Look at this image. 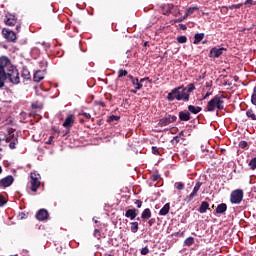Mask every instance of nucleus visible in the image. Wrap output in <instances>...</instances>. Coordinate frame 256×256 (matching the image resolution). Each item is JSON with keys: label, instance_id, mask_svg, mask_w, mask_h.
I'll use <instances>...</instances> for the list:
<instances>
[{"label": "nucleus", "instance_id": "7c9ffc66", "mask_svg": "<svg viewBox=\"0 0 256 256\" xmlns=\"http://www.w3.org/2000/svg\"><path fill=\"white\" fill-rule=\"evenodd\" d=\"M246 117L252 119V121H256V115L253 113V110L251 109L246 112Z\"/></svg>", "mask_w": 256, "mask_h": 256}, {"label": "nucleus", "instance_id": "473e14b6", "mask_svg": "<svg viewBox=\"0 0 256 256\" xmlns=\"http://www.w3.org/2000/svg\"><path fill=\"white\" fill-rule=\"evenodd\" d=\"M187 93H193L195 91V85L194 84H189L186 88Z\"/></svg>", "mask_w": 256, "mask_h": 256}, {"label": "nucleus", "instance_id": "f3484780", "mask_svg": "<svg viewBox=\"0 0 256 256\" xmlns=\"http://www.w3.org/2000/svg\"><path fill=\"white\" fill-rule=\"evenodd\" d=\"M43 79H45V72L38 70L34 73V81L36 83H39L40 81H43Z\"/></svg>", "mask_w": 256, "mask_h": 256}, {"label": "nucleus", "instance_id": "a19ab883", "mask_svg": "<svg viewBox=\"0 0 256 256\" xmlns=\"http://www.w3.org/2000/svg\"><path fill=\"white\" fill-rule=\"evenodd\" d=\"M149 253V248L144 247L141 249V255H147Z\"/></svg>", "mask_w": 256, "mask_h": 256}, {"label": "nucleus", "instance_id": "6e6d98bb", "mask_svg": "<svg viewBox=\"0 0 256 256\" xmlns=\"http://www.w3.org/2000/svg\"><path fill=\"white\" fill-rule=\"evenodd\" d=\"M169 13H171V11H169L167 8L166 11L164 12V15H169Z\"/></svg>", "mask_w": 256, "mask_h": 256}, {"label": "nucleus", "instance_id": "f257e3e1", "mask_svg": "<svg viewBox=\"0 0 256 256\" xmlns=\"http://www.w3.org/2000/svg\"><path fill=\"white\" fill-rule=\"evenodd\" d=\"M167 99L169 101H189L190 95L187 93V88L183 86H179L177 88H174L170 93H168Z\"/></svg>", "mask_w": 256, "mask_h": 256}, {"label": "nucleus", "instance_id": "4c0bfd02", "mask_svg": "<svg viewBox=\"0 0 256 256\" xmlns=\"http://www.w3.org/2000/svg\"><path fill=\"white\" fill-rule=\"evenodd\" d=\"M121 119V117L119 116H115V115H111L109 117V121L113 122V121H119Z\"/></svg>", "mask_w": 256, "mask_h": 256}, {"label": "nucleus", "instance_id": "9d476101", "mask_svg": "<svg viewBox=\"0 0 256 256\" xmlns=\"http://www.w3.org/2000/svg\"><path fill=\"white\" fill-rule=\"evenodd\" d=\"M224 51L225 48L214 47L210 50L209 57H211L212 59H217L218 57H221V55H223Z\"/></svg>", "mask_w": 256, "mask_h": 256}, {"label": "nucleus", "instance_id": "58836bf2", "mask_svg": "<svg viewBox=\"0 0 256 256\" xmlns=\"http://www.w3.org/2000/svg\"><path fill=\"white\" fill-rule=\"evenodd\" d=\"M242 5L243 4H234V5L229 6V9H241Z\"/></svg>", "mask_w": 256, "mask_h": 256}, {"label": "nucleus", "instance_id": "dca6fc26", "mask_svg": "<svg viewBox=\"0 0 256 256\" xmlns=\"http://www.w3.org/2000/svg\"><path fill=\"white\" fill-rule=\"evenodd\" d=\"M138 214H139V210L128 209L125 213V217H127V219H130L131 221H133V219H135Z\"/></svg>", "mask_w": 256, "mask_h": 256}, {"label": "nucleus", "instance_id": "e2e57ef3", "mask_svg": "<svg viewBox=\"0 0 256 256\" xmlns=\"http://www.w3.org/2000/svg\"><path fill=\"white\" fill-rule=\"evenodd\" d=\"M137 221H141V218L138 217V218H137Z\"/></svg>", "mask_w": 256, "mask_h": 256}, {"label": "nucleus", "instance_id": "b1692460", "mask_svg": "<svg viewBox=\"0 0 256 256\" xmlns=\"http://www.w3.org/2000/svg\"><path fill=\"white\" fill-rule=\"evenodd\" d=\"M141 219H143L144 221H147V219H151V209L146 208L141 214Z\"/></svg>", "mask_w": 256, "mask_h": 256}, {"label": "nucleus", "instance_id": "5701e85b", "mask_svg": "<svg viewBox=\"0 0 256 256\" xmlns=\"http://www.w3.org/2000/svg\"><path fill=\"white\" fill-rule=\"evenodd\" d=\"M205 37V34L204 33H198V34H195L194 36V45H199V43H201V41H203Z\"/></svg>", "mask_w": 256, "mask_h": 256}, {"label": "nucleus", "instance_id": "393cba45", "mask_svg": "<svg viewBox=\"0 0 256 256\" xmlns=\"http://www.w3.org/2000/svg\"><path fill=\"white\" fill-rule=\"evenodd\" d=\"M209 209V202L203 201L199 207V213H207Z\"/></svg>", "mask_w": 256, "mask_h": 256}, {"label": "nucleus", "instance_id": "412c9836", "mask_svg": "<svg viewBox=\"0 0 256 256\" xmlns=\"http://www.w3.org/2000/svg\"><path fill=\"white\" fill-rule=\"evenodd\" d=\"M195 11H199V7L192 6V7H189L188 9H186V13L184 15V19H187V17H189L190 15H193V13Z\"/></svg>", "mask_w": 256, "mask_h": 256}, {"label": "nucleus", "instance_id": "680f3d73", "mask_svg": "<svg viewBox=\"0 0 256 256\" xmlns=\"http://www.w3.org/2000/svg\"><path fill=\"white\" fill-rule=\"evenodd\" d=\"M2 171H3V169H2L1 166H0V173H2Z\"/></svg>", "mask_w": 256, "mask_h": 256}, {"label": "nucleus", "instance_id": "de8ad7c7", "mask_svg": "<svg viewBox=\"0 0 256 256\" xmlns=\"http://www.w3.org/2000/svg\"><path fill=\"white\" fill-rule=\"evenodd\" d=\"M179 27H180V29H182V31L187 30V26L185 24H180Z\"/></svg>", "mask_w": 256, "mask_h": 256}, {"label": "nucleus", "instance_id": "f03ea898", "mask_svg": "<svg viewBox=\"0 0 256 256\" xmlns=\"http://www.w3.org/2000/svg\"><path fill=\"white\" fill-rule=\"evenodd\" d=\"M224 103L225 101H223V98L219 96H215L207 103L204 111L206 112L208 111L209 113H212L216 109L218 111H223V109H225Z\"/></svg>", "mask_w": 256, "mask_h": 256}, {"label": "nucleus", "instance_id": "4468645a", "mask_svg": "<svg viewBox=\"0 0 256 256\" xmlns=\"http://www.w3.org/2000/svg\"><path fill=\"white\" fill-rule=\"evenodd\" d=\"M201 185H203V183L201 182H197L193 188L192 193L189 195L188 197V201H193L194 197H197V193L199 192V190L201 189Z\"/></svg>", "mask_w": 256, "mask_h": 256}, {"label": "nucleus", "instance_id": "0eeeda50", "mask_svg": "<svg viewBox=\"0 0 256 256\" xmlns=\"http://www.w3.org/2000/svg\"><path fill=\"white\" fill-rule=\"evenodd\" d=\"M177 121V116H171V114H166L163 118H161L158 122V127H167V125H171V123H175Z\"/></svg>", "mask_w": 256, "mask_h": 256}, {"label": "nucleus", "instance_id": "79ce46f5", "mask_svg": "<svg viewBox=\"0 0 256 256\" xmlns=\"http://www.w3.org/2000/svg\"><path fill=\"white\" fill-rule=\"evenodd\" d=\"M244 5H256V2L253 1V0H246V1L244 2Z\"/></svg>", "mask_w": 256, "mask_h": 256}, {"label": "nucleus", "instance_id": "13d9d810", "mask_svg": "<svg viewBox=\"0 0 256 256\" xmlns=\"http://www.w3.org/2000/svg\"><path fill=\"white\" fill-rule=\"evenodd\" d=\"M137 91H138L137 89L130 90V92H132V93H134V94H136Z\"/></svg>", "mask_w": 256, "mask_h": 256}, {"label": "nucleus", "instance_id": "4be33fe9", "mask_svg": "<svg viewBox=\"0 0 256 256\" xmlns=\"http://www.w3.org/2000/svg\"><path fill=\"white\" fill-rule=\"evenodd\" d=\"M179 119L180 121H190L191 120V115L189 112H179Z\"/></svg>", "mask_w": 256, "mask_h": 256}, {"label": "nucleus", "instance_id": "5fc2aeb1", "mask_svg": "<svg viewBox=\"0 0 256 256\" xmlns=\"http://www.w3.org/2000/svg\"><path fill=\"white\" fill-rule=\"evenodd\" d=\"M241 147H247V142H241Z\"/></svg>", "mask_w": 256, "mask_h": 256}, {"label": "nucleus", "instance_id": "423d86ee", "mask_svg": "<svg viewBox=\"0 0 256 256\" xmlns=\"http://www.w3.org/2000/svg\"><path fill=\"white\" fill-rule=\"evenodd\" d=\"M243 190L237 189L234 190L230 195V201L233 205H239L243 201Z\"/></svg>", "mask_w": 256, "mask_h": 256}, {"label": "nucleus", "instance_id": "9b49d317", "mask_svg": "<svg viewBox=\"0 0 256 256\" xmlns=\"http://www.w3.org/2000/svg\"><path fill=\"white\" fill-rule=\"evenodd\" d=\"M13 181V176H6L0 180V187H11V185H13Z\"/></svg>", "mask_w": 256, "mask_h": 256}, {"label": "nucleus", "instance_id": "774afa93", "mask_svg": "<svg viewBox=\"0 0 256 256\" xmlns=\"http://www.w3.org/2000/svg\"><path fill=\"white\" fill-rule=\"evenodd\" d=\"M0 143H1V138H0Z\"/></svg>", "mask_w": 256, "mask_h": 256}, {"label": "nucleus", "instance_id": "8fccbe9b", "mask_svg": "<svg viewBox=\"0 0 256 256\" xmlns=\"http://www.w3.org/2000/svg\"><path fill=\"white\" fill-rule=\"evenodd\" d=\"M210 95H211V92H207L203 97L202 101H205V99H207V97H210Z\"/></svg>", "mask_w": 256, "mask_h": 256}, {"label": "nucleus", "instance_id": "c03bdc74", "mask_svg": "<svg viewBox=\"0 0 256 256\" xmlns=\"http://www.w3.org/2000/svg\"><path fill=\"white\" fill-rule=\"evenodd\" d=\"M152 153H153L154 155H158V154H159V149H158L157 147L153 146V147H152Z\"/></svg>", "mask_w": 256, "mask_h": 256}, {"label": "nucleus", "instance_id": "39448f33", "mask_svg": "<svg viewBox=\"0 0 256 256\" xmlns=\"http://www.w3.org/2000/svg\"><path fill=\"white\" fill-rule=\"evenodd\" d=\"M30 185H31V191L34 193L41 187V175L37 172H32L30 174Z\"/></svg>", "mask_w": 256, "mask_h": 256}, {"label": "nucleus", "instance_id": "2f4dec72", "mask_svg": "<svg viewBox=\"0 0 256 256\" xmlns=\"http://www.w3.org/2000/svg\"><path fill=\"white\" fill-rule=\"evenodd\" d=\"M127 75H128L127 70L120 69V70L118 71V77H119V78H121V77H127Z\"/></svg>", "mask_w": 256, "mask_h": 256}, {"label": "nucleus", "instance_id": "ddd939ff", "mask_svg": "<svg viewBox=\"0 0 256 256\" xmlns=\"http://www.w3.org/2000/svg\"><path fill=\"white\" fill-rule=\"evenodd\" d=\"M49 217V212L45 209H40L36 214L38 221H45Z\"/></svg>", "mask_w": 256, "mask_h": 256}, {"label": "nucleus", "instance_id": "338daca9", "mask_svg": "<svg viewBox=\"0 0 256 256\" xmlns=\"http://www.w3.org/2000/svg\"><path fill=\"white\" fill-rule=\"evenodd\" d=\"M154 181H157V178H154Z\"/></svg>", "mask_w": 256, "mask_h": 256}, {"label": "nucleus", "instance_id": "aec40b11", "mask_svg": "<svg viewBox=\"0 0 256 256\" xmlns=\"http://www.w3.org/2000/svg\"><path fill=\"white\" fill-rule=\"evenodd\" d=\"M6 25H8L9 27H14V25L17 23V18L13 15H10L6 21H5Z\"/></svg>", "mask_w": 256, "mask_h": 256}, {"label": "nucleus", "instance_id": "7ed1b4c3", "mask_svg": "<svg viewBox=\"0 0 256 256\" xmlns=\"http://www.w3.org/2000/svg\"><path fill=\"white\" fill-rule=\"evenodd\" d=\"M6 79H9L13 85H19L21 78L19 77V70L15 66H12L7 72H5Z\"/></svg>", "mask_w": 256, "mask_h": 256}, {"label": "nucleus", "instance_id": "3c124183", "mask_svg": "<svg viewBox=\"0 0 256 256\" xmlns=\"http://www.w3.org/2000/svg\"><path fill=\"white\" fill-rule=\"evenodd\" d=\"M128 79H130L131 83H133V81H135L137 78H135V77L129 75V76H128Z\"/></svg>", "mask_w": 256, "mask_h": 256}, {"label": "nucleus", "instance_id": "1a4fd4ad", "mask_svg": "<svg viewBox=\"0 0 256 256\" xmlns=\"http://www.w3.org/2000/svg\"><path fill=\"white\" fill-rule=\"evenodd\" d=\"M2 35H4L5 39H7V41H9L10 43H13V41L17 39V34L9 29L4 28L2 30Z\"/></svg>", "mask_w": 256, "mask_h": 256}, {"label": "nucleus", "instance_id": "37998d69", "mask_svg": "<svg viewBox=\"0 0 256 256\" xmlns=\"http://www.w3.org/2000/svg\"><path fill=\"white\" fill-rule=\"evenodd\" d=\"M179 141H181V138L179 136H175L173 139H172V143H179Z\"/></svg>", "mask_w": 256, "mask_h": 256}, {"label": "nucleus", "instance_id": "4d7b16f0", "mask_svg": "<svg viewBox=\"0 0 256 256\" xmlns=\"http://www.w3.org/2000/svg\"><path fill=\"white\" fill-rule=\"evenodd\" d=\"M185 19H187V18H185V16H183L182 18L178 19V22L185 21Z\"/></svg>", "mask_w": 256, "mask_h": 256}, {"label": "nucleus", "instance_id": "cd10ccee", "mask_svg": "<svg viewBox=\"0 0 256 256\" xmlns=\"http://www.w3.org/2000/svg\"><path fill=\"white\" fill-rule=\"evenodd\" d=\"M130 225V230L132 233H137L139 231V222H131Z\"/></svg>", "mask_w": 256, "mask_h": 256}, {"label": "nucleus", "instance_id": "a878e982", "mask_svg": "<svg viewBox=\"0 0 256 256\" xmlns=\"http://www.w3.org/2000/svg\"><path fill=\"white\" fill-rule=\"evenodd\" d=\"M225 211H227V204L225 203L218 205L216 208V213L221 214V213H225Z\"/></svg>", "mask_w": 256, "mask_h": 256}, {"label": "nucleus", "instance_id": "603ef678", "mask_svg": "<svg viewBox=\"0 0 256 256\" xmlns=\"http://www.w3.org/2000/svg\"><path fill=\"white\" fill-rule=\"evenodd\" d=\"M167 9L171 12V9H173V4H168Z\"/></svg>", "mask_w": 256, "mask_h": 256}, {"label": "nucleus", "instance_id": "c756f323", "mask_svg": "<svg viewBox=\"0 0 256 256\" xmlns=\"http://www.w3.org/2000/svg\"><path fill=\"white\" fill-rule=\"evenodd\" d=\"M193 243H195V238H193V237H188L184 241V245H186V247H191V245H193Z\"/></svg>", "mask_w": 256, "mask_h": 256}, {"label": "nucleus", "instance_id": "c85d7f7f", "mask_svg": "<svg viewBox=\"0 0 256 256\" xmlns=\"http://www.w3.org/2000/svg\"><path fill=\"white\" fill-rule=\"evenodd\" d=\"M21 77H23V79H31V73L29 72L28 69H23L22 70V74H21Z\"/></svg>", "mask_w": 256, "mask_h": 256}, {"label": "nucleus", "instance_id": "09e8293b", "mask_svg": "<svg viewBox=\"0 0 256 256\" xmlns=\"http://www.w3.org/2000/svg\"><path fill=\"white\" fill-rule=\"evenodd\" d=\"M154 223H155V219L154 218H152V219H150L148 221V224H149L150 227L153 226Z\"/></svg>", "mask_w": 256, "mask_h": 256}, {"label": "nucleus", "instance_id": "052dcab7", "mask_svg": "<svg viewBox=\"0 0 256 256\" xmlns=\"http://www.w3.org/2000/svg\"><path fill=\"white\" fill-rule=\"evenodd\" d=\"M21 26H16V30L20 31Z\"/></svg>", "mask_w": 256, "mask_h": 256}, {"label": "nucleus", "instance_id": "69168bd1", "mask_svg": "<svg viewBox=\"0 0 256 256\" xmlns=\"http://www.w3.org/2000/svg\"><path fill=\"white\" fill-rule=\"evenodd\" d=\"M1 157H3V155L0 153V159H1Z\"/></svg>", "mask_w": 256, "mask_h": 256}, {"label": "nucleus", "instance_id": "49530a36", "mask_svg": "<svg viewBox=\"0 0 256 256\" xmlns=\"http://www.w3.org/2000/svg\"><path fill=\"white\" fill-rule=\"evenodd\" d=\"M252 104L256 105V95L252 94V98H251Z\"/></svg>", "mask_w": 256, "mask_h": 256}, {"label": "nucleus", "instance_id": "bf43d9fd", "mask_svg": "<svg viewBox=\"0 0 256 256\" xmlns=\"http://www.w3.org/2000/svg\"><path fill=\"white\" fill-rule=\"evenodd\" d=\"M253 95H256V86L254 87Z\"/></svg>", "mask_w": 256, "mask_h": 256}, {"label": "nucleus", "instance_id": "f8f14e48", "mask_svg": "<svg viewBox=\"0 0 256 256\" xmlns=\"http://www.w3.org/2000/svg\"><path fill=\"white\" fill-rule=\"evenodd\" d=\"M149 78H142L139 81V78H136L135 80L132 81V85L135 87L136 90H141L143 89V83H145V81H148Z\"/></svg>", "mask_w": 256, "mask_h": 256}, {"label": "nucleus", "instance_id": "c9c22d12", "mask_svg": "<svg viewBox=\"0 0 256 256\" xmlns=\"http://www.w3.org/2000/svg\"><path fill=\"white\" fill-rule=\"evenodd\" d=\"M177 41H178V43H187V37L186 36H178Z\"/></svg>", "mask_w": 256, "mask_h": 256}, {"label": "nucleus", "instance_id": "6e6552de", "mask_svg": "<svg viewBox=\"0 0 256 256\" xmlns=\"http://www.w3.org/2000/svg\"><path fill=\"white\" fill-rule=\"evenodd\" d=\"M13 65H11V61L6 56L0 57V73H6L9 71Z\"/></svg>", "mask_w": 256, "mask_h": 256}, {"label": "nucleus", "instance_id": "bb28decb", "mask_svg": "<svg viewBox=\"0 0 256 256\" xmlns=\"http://www.w3.org/2000/svg\"><path fill=\"white\" fill-rule=\"evenodd\" d=\"M7 79V75L3 72H0V89L5 87V80Z\"/></svg>", "mask_w": 256, "mask_h": 256}, {"label": "nucleus", "instance_id": "2eb2a0df", "mask_svg": "<svg viewBox=\"0 0 256 256\" xmlns=\"http://www.w3.org/2000/svg\"><path fill=\"white\" fill-rule=\"evenodd\" d=\"M73 123H75V118L73 115H68L66 120L63 123V127L66 129H71L73 127Z\"/></svg>", "mask_w": 256, "mask_h": 256}, {"label": "nucleus", "instance_id": "a18cd8bd", "mask_svg": "<svg viewBox=\"0 0 256 256\" xmlns=\"http://www.w3.org/2000/svg\"><path fill=\"white\" fill-rule=\"evenodd\" d=\"M83 117H85L86 119H91V114L84 112L82 113Z\"/></svg>", "mask_w": 256, "mask_h": 256}, {"label": "nucleus", "instance_id": "e433bc0d", "mask_svg": "<svg viewBox=\"0 0 256 256\" xmlns=\"http://www.w3.org/2000/svg\"><path fill=\"white\" fill-rule=\"evenodd\" d=\"M249 166L251 167V169L253 171H255L256 168V158H253L250 162H249Z\"/></svg>", "mask_w": 256, "mask_h": 256}, {"label": "nucleus", "instance_id": "0e129e2a", "mask_svg": "<svg viewBox=\"0 0 256 256\" xmlns=\"http://www.w3.org/2000/svg\"><path fill=\"white\" fill-rule=\"evenodd\" d=\"M53 140V136L50 137V141Z\"/></svg>", "mask_w": 256, "mask_h": 256}, {"label": "nucleus", "instance_id": "20e7f679", "mask_svg": "<svg viewBox=\"0 0 256 256\" xmlns=\"http://www.w3.org/2000/svg\"><path fill=\"white\" fill-rule=\"evenodd\" d=\"M3 141L9 143L10 149H17V145L19 144V139L17 138V135H15V131L12 129L4 136Z\"/></svg>", "mask_w": 256, "mask_h": 256}, {"label": "nucleus", "instance_id": "72a5a7b5", "mask_svg": "<svg viewBox=\"0 0 256 256\" xmlns=\"http://www.w3.org/2000/svg\"><path fill=\"white\" fill-rule=\"evenodd\" d=\"M175 187L178 189V191H183V189H185V185L181 182L175 183Z\"/></svg>", "mask_w": 256, "mask_h": 256}, {"label": "nucleus", "instance_id": "864d4df0", "mask_svg": "<svg viewBox=\"0 0 256 256\" xmlns=\"http://www.w3.org/2000/svg\"><path fill=\"white\" fill-rule=\"evenodd\" d=\"M185 134L183 131H181L179 134H178V137L181 139V137H183Z\"/></svg>", "mask_w": 256, "mask_h": 256}, {"label": "nucleus", "instance_id": "f704fd0d", "mask_svg": "<svg viewBox=\"0 0 256 256\" xmlns=\"http://www.w3.org/2000/svg\"><path fill=\"white\" fill-rule=\"evenodd\" d=\"M5 203H7V199H5L3 194H0V207H3Z\"/></svg>", "mask_w": 256, "mask_h": 256}, {"label": "nucleus", "instance_id": "a211bd4d", "mask_svg": "<svg viewBox=\"0 0 256 256\" xmlns=\"http://www.w3.org/2000/svg\"><path fill=\"white\" fill-rule=\"evenodd\" d=\"M170 210H171V204L166 203V204L160 209L159 215H161L162 217H165V215H167Z\"/></svg>", "mask_w": 256, "mask_h": 256}, {"label": "nucleus", "instance_id": "6ab92c4d", "mask_svg": "<svg viewBox=\"0 0 256 256\" xmlns=\"http://www.w3.org/2000/svg\"><path fill=\"white\" fill-rule=\"evenodd\" d=\"M188 111H189V113H193V115H197V113H201V111H203V108H201L199 106L189 105Z\"/></svg>", "mask_w": 256, "mask_h": 256}, {"label": "nucleus", "instance_id": "ea45409f", "mask_svg": "<svg viewBox=\"0 0 256 256\" xmlns=\"http://www.w3.org/2000/svg\"><path fill=\"white\" fill-rule=\"evenodd\" d=\"M135 205H137V208H138V209H141V207H143V201H141V200H136V201H135Z\"/></svg>", "mask_w": 256, "mask_h": 256}]
</instances>
